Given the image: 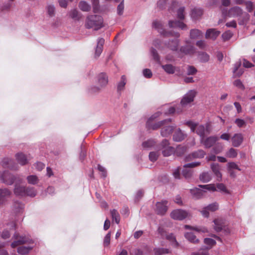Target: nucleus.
Masks as SVG:
<instances>
[{
    "instance_id": "1",
    "label": "nucleus",
    "mask_w": 255,
    "mask_h": 255,
    "mask_svg": "<svg viewBox=\"0 0 255 255\" xmlns=\"http://www.w3.org/2000/svg\"><path fill=\"white\" fill-rule=\"evenodd\" d=\"M86 28L98 30L104 26L103 18L98 15H90L87 17L85 23Z\"/></svg>"
},
{
    "instance_id": "2",
    "label": "nucleus",
    "mask_w": 255,
    "mask_h": 255,
    "mask_svg": "<svg viewBox=\"0 0 255 255\" xmlns=\"http://www.w3.org/2000/svg\"><path fill=\"white\" fill-rule=\"evenodd\" d=\"M160 114V113L157 112L150 117V118L147 121L146 124L147 126L149 128H151L153 130L157 129L158 128L163 127L165 123H169L171 122V120L170 119H169L167 120H165L160 122H158L154 124H151V122L155 119L156 118H157V117H158Z\"/></svg>"
},
{
    "instance_id": "3",
    "label": "nucleus",
    "mask_w": 255,
    "mask_h": 255,
    "mask_svg": "<svg viewBox=\"0 0 255 255\" xmlns=\"http://www.w3.org/2000/svg\"><path fill=\"white\" fill-rule=\"evenodd\" d=\"M186 125L190 127L192 132H195L198 134L200 139L204 137L205 135V127L203 125H199L197 123L193 122L192 121H187L185 123Z\"/></svg>"
},
{
    "instance_id": "4",
    "label": "nucleus",
    "mask_w": 255,
    "mask_h": 255,
    "mask_svg": "<svg viewBox=\"0 0 255 255\" xmlns=\"http://www.w3.org/2000/svg\"><path fill=\"white\" fill-rule=\"evenodd\" d=\"M14 241L11 244V247L12 248H14L18 246L24 244H33V241L29 238L20 236L18 234L15 233L13 238Z\"/></svg>"
},
{
    "instance_id": "5",
    "label": "nucleus",
    "mask_w": 255,
    "mask_h": 255,
    "mask_svg": "<svg viewBox=\"0 0 255 255\" xmlns=\"http://www.w3.org/2000/svg\"><path fill=\"white\" fill-rule=\"evenodd\" d=\"M191 216L190 213L184 210L176 209L170 213V217L174 220L181 221Z\"/></svg>"
},
{
    "instance_id": "6",
    "label": "nucleus",
    "mask_w": 255,
    "mask_h": 255,
    "mask_svg": "<svg viewBox=\"0 0 255 255\" xmlns=\"http://www.w3.org/2000/svg\"><path fill=\"white\" fill-rule=\"evenodd\" d=\"M243 14L242 9L239 6H234L230 8L227 12V10L224 9L222 11L223 16L226 17H238Z\"/></svg>"
},
{
    "instance_id": "7",
    "label": "nucleus",
    "mask_w": 255,
    "mask_h": 255,
    "mask_svg": "<svg viewBox=\"0 0 255 255\" xmlns=\"http://www.w3.org/2000/svg\"><path fill=\"white\" fill-rule=\"evenodd\" d=\"M0 179L3 183L7 185H11L16 180V177L9 171H5L0 174Z\"/></svg>"
},
{
    "instance_id": "8",
    "label": "nucleus",
    "mask_w": 255,
    "mask_h": 255,
    "mask_svg": "<svg viewBox=\"0 0 255 255\" xmlns=\"http://www.w3.org/2000/svg\"><path fill=\"white\" fill-rule=\"evenodd\" d=\"M196 95V92L195 90H190L181 99L180 102L181 106L182 107H185L188 104L194 101Z\"/></svg>"
},
{
    "instance_id": "9",
    "label": "nucleus",
    "mask_w": 255,
    "mask_h": 255,
    "mask_svg": "<svg viewBox=\"0 0 255 255\" xmlns=\"http://www.w3.org/2000/svg\"><path fill=\"white\" fill-rule=\"evenodd\" d=\"M0 164L2 167L9 168L12 170H17L18 169V165L11 158L7 157L3 158L0 162Z\"/></svg>"
},
{
    "instance_id": "10",
    "label": "nucleus",
    "mask_w": 255,
    "mask_h": 255,
    "mask_svg": "<svg viewBox=\"0 0 255 255\" xmlns=\"http://www.w3.org/2000/svg\"><path fill=\"white\" fill-rule=\"evenodd\" d=\"M168 201L166 200L157 202L155 205V211L160 215H163L167 212L168 209Z\"/></svg>"
},
{
    "instance_id": "11",
    "label": "nucleus",
    "mask_w": 255,
    "mask_h": 255,
    "mask_svg": "<svg viewBox=\"0 0 255 255\" xmlns=\"http://www.w3.org/2000/svg\"><path fill=\"white\" fill-rule=\"evenodd\" d=\"M153 26L159 32L161 35L164 36H168L169 35H171L174 36L177 38L180 36V34L179 33H175L173 34L171 32H166L163 28V25L161 22L158 21H155L153 22Z\"/></svg>"
},
{
    "instance_id": "12",
    "label": "nucleus",
    "mask_w": 255,
    "mask_h": 255,
    "mask_svg": "<svg viewBox=\"0 0 255 255\" xmlns=\"http://www.w3.org/2000/svg\"><path fill=\"white\" fill-rule=\"evenodd\" d=\"M218 139L219 138L216 136H211L207 138L203 137L200 139V142L206 148H210L213 146Z\"/></svg>"
},
{
    "instance_id": "13",
    "label": "nucleus",
    "mask_w": 255,
    "mask_h": 255,
    "mask_svg": "<svg viewBox=\"0 0 255 255\" xmlns=\"http://www.w3.org/2000/svg\"><path fill=\"white\" fill-rule=\"evenodd\" d=\"M11 192L7 188H0V206L5 205L11 195Z\"/></svg>"
},
{
    "instance_id": "14",
    "label": "nucleus",
    "mask_w": 255,
    "mask_h": 255,
    "mask_svg": "<svg viewBox=\"0 0 255 255\" xmlns=\"http://www.w3.org/2000/svg\"><path fill=\"white\" fill-rule=\"evenodd\" d=\"M205 154L206 152L203 150L199 149L186 156L185 160L186 161H189L196 158H202L204 157Z\"/></svg>"
},
{
    "instance_id": "15",
    "label": "nucleus",
    "mask_w": 255,
    "mask_h": 255,
    "mask_svg": "<svg viewBox=\"0 0 255 255\" xmlns=\"http://www.w3.org/2000/svg\"><path fill=\"white\" fill-rule=\"evenodd\" d=\"M211 169L217 178V180L220 181L222 180V175L221 172V166L218 163H212L211 164Z\"/></svg>"
},
{
    "instance_id": "16",
    "label": "nucleus",
    "mask_w": 255,
    "mask_h": 255,
    "mask_svg": "<svg viewBox=\"0 0 255 255\" xmlns=\"http://www.w3.org/2000/svg\"><path fill=\"white\" fill-rule=\"evenodd\" d=\"M220 34V31L215 28L208 29L206 32L205 38L206 39H210L213 40H215Z\"/></svg>"
},
{
    "instance_id": "17",
    "label": "nucleus",
    "mask_w": 255,
    "mask_h": 255,
    "mask_svg": "<svg viewBox=\"0 0 255 255\" xmlns=\"http://www.w3.org/2000/svg\"><path fill=\"white\" fill-rule=\"evenodd\" d=\"M243 135L242 133H235L231 138L233 146H239L243 141Z\"/></svg>"
},
{
    "instance_id": "18",
    "label": "nucleus",
    "mask_w": 255,
    "mask_h": 255,
    "mask_svg": "<svg viewBox=\"0 0 255 255\" xmlns=\"http://www.w3.org/2000/svg\"><path fill=\"white\" fill-rule=\"evenodd\" d=\"M179 41L178 39H175L171 40H169L168 42H165L164 45L165 47L172 51H176L177 50Z\"/></svg>"
},
{
    "instance_id": "19",
    "label": "nucleus",
    "mask_w": 255,
    "mask_h": 255,
    "mask_svg": "<svg viewBox=\"0 0 255 255\" xmlns=\"http://www.w3.org/2000/svg\"><path fill=\"white\" fill-rule=\"evenodd\" d=\"M16 160L19 164L23 166L28 163V159L26 155L22 152H18L15 155Z\"/></svg>"
},
{
    "instance_id": "20",
    "label": "nucleus",
    "mask_w": 255,
    "mask_h": 255,
    "mask_svg": "<svg viewBox=\"0 0 255 255\" xmlns=\"http://www.w3.org/2000/svg\"><path fill=\"white\" fill-rule=\"evenodd\" d=\"M168 123L163 125L161 130V135L162 136H168L170 135L175 128V126H167Z\"/></svg>"
},
{
    "instance_id": "21",
    "label": "nucleus",
    "mask_w": 255,
    "mask_h": 255,
    "mask_svg": "<svg viewBox=\"0 0 255 255\" xmlns=\"http://www.w3.org/2000/svg\"><path fill=\"white\" fill-rule=\"evenodd\" d=\"M105 43V40L103 38L98 39L97 45L95 50V57L98 58L100 56L103 51V47Z\"/></svg>"
},
{
    "instance_id": "22",
    "label": "nucleus",
    "mask_w": 255,
    "mask_h": 255,
    "mask_svg": "<svg viewBox=\"0 0 255 255\" xmlns=\"http://www.w3.org/2000/svg\"><path fill=\"white\" fill-rule=\"evenodd\" d=\"M26 187L16 184L14 186V193L16 196H25Z\"/></svg>"
},
{
    "instance_id": "23",
    "label": "nucleus",
    "mask_w": 255,
    "mask_h": 255,
    "mask_svg": "<svg viewBox=\"0 0 255 255\" xmlns=\"http://www.w3.org/2000/svg\"><path fill=\"white\" fill-rule=\"evenodd\" d=\"M186 136V135L180 128H178L174 133L173 139L175 141L180 142L183 140Z\"/></svg>"
},
{
    "instance_id": "24",
    "label": "nucleus",
    "mask_w": 255,
    "mask_h": 255,
    "mask_svg": "<svg viewBox=\"0 0 255 255\" xmlns=\"http://www.w3.org/2000/svg\"><path fill=\"white\" fill-rule=\"evenodd\" d=\"M169 26L170 27H178L182 30H187V25L182 22L179 21H169Z\"/></svg>"
},
{
    "instance_id": "25",
    "label": "nucleus",
    "mask_w": 255,
    "mask_h": 255,
    "mask_svg": "<svg viewBox=\"0 0 255 255\" xmlns=\"http://www.w3.org/2000/svg\"><path fill=\"white\" fill-rule=\"evenodd\" d=\"M98 82L101 87H103L107 85L108 82V78L107 75L102 73L98 76Z\"/></svg>"
},
{
    "instance_id": "26",
    "label": "nucleus",
    "mask_w": 255,
    "mask_h": 255,
    "mask_svg": "<svg viewBox=\"0 0 255 255\" xmlns=\"http://www.w3.org/2000/svg\"><path fill=\"white\" fill-rule=\"evenodd\" d=\"M212 178V173L209 172H203L199 176L200 180L204 182L207 183L211 181Z\"/></svg>"
},
{
    "instance_id": "27",
    "label": "nucleus",
    "mask_w": 255,
    "mask_h": 255,
    "mask_svg": "<svg viewBox=\"0 0 255 255\" xmlns=\"http://www.w3.org/2000/svg\"><path fill=\"white\" fill-rule=\"evenodd\" d=\"M214 229L216 232H220L225 226L224 221L222 219H216L214 220Z\"/></svg>"
},
{
    "instance_id": "28",
    "label": "nucleus",
    "mask_w": 255,
    "mask_h": 255,
    "mask_svg": "<svg viewBox=\"0 0 255 255\" xmlns=\"http://www.w3.org/2000/svg\"><path fill=\"white\" fill-rule=\"evenodd\" d=\"M203 32L197 29H192L190 32V37L191 39H197L201 37Z\"/></svg>"
},
{
    "instance_id": "29",
    "label": "nucleus",
    "mask_w": 255,
    "mask_h": 255,
    "mask_svg": "<svg viewBox=\"0 0 255 255\" xmlns=\"http://www.w3.org/2000/svg\"><path fill=\"white\" fill-rule=\"evenodd\" d=\"M164 71L169 74H172L175 73V67L171 64H165L161 66Z\"/></svg>"
},
{
    "instance_id": "30",
    "label": "nucleus",
    "mask_w": 255,
    "mask_h": 255,
    "mask_svg": "<svg viewBox=\"0 0 255 255\" xmlns=\"http://www.w3.org/2000/svg\"><path fill=\"white\" fill-rule=\"evenodd\" d=\"M198 58L200 61L203 63H206L209 61V55L205 52H200L198 53Z\"/></svg>"
},
{
    "instance_id": "31",
    "label": "nucleus",
    "mask_w": 255,
    "mask_h": 255,
    "mask_svg": "<svg viewBox=\"0 0 255 255\" xmlns=\"http://www.w3.org/2000/svg\"><path fill=\"white\" fill-rule=\"evenodd\" d=\"M33 246H29L28 247L21 246L17 248V253L21 255H25L28 254L32 250Z\"/></svg>"
},
{
    "instance_id": "32",
    "label": "nucleus",
    "mask_w": 255,
    "mask_h": 255,
    "mask_svg": "<svg viewBox=\"0 0 255 255\" xmlns=\"http://www.w3.org/2000/svg\"><path fill=\"white\" fill-rule=\"evenodd\" d=\"M203 14V10L200 8H195L192 10L191 17L195 19H198Z\"/></svg>"
},
{
    "instance_id": "33",
    "label": "nucleus",
    "mask_w": 255,
    "mask_h": 255,
    "mask_svg": "<svg viewBox=\"0 0 255 255\" xmlns=\"http://www.w3.org/2000/svg\"><path fill=\"white\" fill-rule=\"evenodd\" d=\"M79 8L83 11H89L91 9V5L85 1H81L79 3Z\"/></svg>"
},
{
    "instance_id": "34",
    "label": "nucleus",
    "mask_w": 255,
    "mask_h": 255,
    "mask_svg": "<svg viewBox=\"0 0 255 255\" xmlns=\"http://www.w3.org/2000/svg\"><path fill=\"white\" fill-rule=\"evenodd\" d=\"M190 192L193 197L196 199H199L203 196L202 191L197 188L191 189Z\"/></svg>"
},
{
    "instance_id": "35",
    "label": "nucleus",
    "mask_w": 255,
    "mask_h": 255,
    "mask_svg": "<svg viewBox=\"0 0 255 255\" xmlns=\"http://www.w3.org/2000/svg\"><path fill=\"white\" fill-rule=\"evenodd\" d=\"M180 51H181V52H182L186 54H192L194 52L195 48L192 46L187 45V46L181 47L180 48Z\"/></svg>"
},
{
    "instance_id": "36",
    "label": "nucleus",
    "mask_w": 255,
    "mask_h": 255,
    "mask_svg": "<svg viewBox=\"0 0 255 255\" xmlns=\"http://www.w3.org/2000/svg\"><path fill=\"white\" fill-rule=\"evenodd\" d=\"M70 17L74 20H79L82 17V14L77 9H73L70 12Z\"/></svg>"
},
{
    "instance_id": "37",
    "label": "nucleus",
    "mask_w": 255,
    "mask_h": 255,
    "mask_svg": "<svg viewBox=\"0 0 255 255\" xmlns=\"http://www.w3.org/2000/svg\"><path fill=\"white\" fill-rule=\"evenodd\" d=\"M126 82V78L125 75H123L118 84L117 90L118 92H121L124 89Z\"/></svg>"
},
{
    "instance_id": "38",
    "label": "nucleus",
    "mask_w": 255,
    "mask_h": 255,
    "mask_svg": "<svg viewBox=\"0 0 255 255\" xmlns=\"http://www.w3.org/2000/svg\"><path fill=\"white\" fill-rule=\"evenodd\" d=\"M37 191L34 187H26L25 196L34 197L36 196Z\"/></svg>"
},
{
    "instance_id": "39",
    "label": "nucleus",
    "mask_w": 255,
    "mask_h": 255,
    "mask_svg": "<svg viewBox=\"0 0 255 255\" xmlns=\"http://www.w3.org/2000/svg\"><path fill=\"white\" fill-rule=\"evenodd\" d=\"M185 237L189 241L192 243H197L199 240L196 237V236L191 232L187 233L185 234Z\"/></svg>"
},
{
    "instance_id": "40",
    "label": "nucleus",
    "mask_w": 255,
    "mask_h": 255,
    "mask_svg": "<svg viewBox=\"0 0 255 255\" xmlns=\"http://www.w3.org/2000/svg\"><path fill=\"white\" fill-rule=\"evenodd\" d=\"M111 214L113 221H115L117 224H119L120 222V216L118 212L115 209L111 211Z\"/></svg>"
},
{
    "instance_id": "41",
    "label": "nucleus",
    "mask_w": 255,
    "mask_h": 255,
    "mask_svg": "<svg viewBox=\"0 0 255 255\" xmlns=\"http://www.w3.org/2000/svg\"><path fill=\"white\" fill-rule=\"evenodd\" d=\"M165 239L169 240L170 242L171 245L174 247H178L179 244L178 242L176 241L175 237L172 234H170L169 235H166Z\"/></svg>"
},
{
    "instance_id": "42",
    "label": "nucleus",
    "mask_w": 255,
    "mask_h": 255,
    "mask_svg": "<svg viewBox=\"0 0 255 255\" xmlns=\"http://www.w3.org/2000/svg\"><path fill=\"white\" fill-rule=\"evenodd\" d=\"M27 182L32 185H35L36 184L38 181L39 179L36 176L34 175H31L28 176L26 178Z\"/></svg>"
},
{
    "instance_id": "43",
    "label": "nucleus",
    "mask_w": 255,
    "mask_h": 255,
    "mask_svg": "<svg viewBox=\"0 0 255 255\" xmlns=\"http://www.w3.org/2000/svg\"><path fill=\"white\" fill-rule=\"evenodd\" d=\"M184 228L186 229H191L196 231L198 232L206 233L208 232L205 227H193L189 225H185Z\"/></svg>"
},
{
    "instance_id": "44",
    "label": "nucleus",
    "mask_w": 255,
    "mask_h": 255,
    "mask_svg": "<svg viewBox=\"0 0 255 255\" xmlns=\"http://www.w3.org/2000/svg\"><path fill=\"white\" fill-rule=\"evenodd\" d=\"M162 154L164 156H168L170 155L174 151V149L171 146H167V147L161 149Z\"/></svg>"
},
{
    "instance_id": "45",
    "label": "nucleus",
    "mask_w": 255,
    "mask_h": 255,
    "mask_svg": "<svg viewBox=\"0 0 255 255\" xmlns=\"http://www.w3.org/2000/svg\"><path fill=\"white\" fill-rule=\"evenodd\" d=\"M154 251L155 255H162L169 253L168 249L164 248H155Z\"/></svg>"
},
{
    "instance_id": "46",
    "label": "nucleus",
    "mask_w": 255,
    "mask_h": 255,
    "mask_svg": "<svg viewBox=\"0 0 255 255\" xmlns=\"http://www.w3.org/2000/svg\"><path fill=\"white\" fill-rule=\"evenodd\" d=\"M155 141L153 139H148L142 143V146L145 148H149L155 144Z\"/></svg>"
},
{
    "instance_id": "47",
    "label": "nucleus",
    "mask_w": 255,
    "mask_h": 255,
    "mask_svg": "<svg viewBox=\"0 0 255 255\" xmlns=\"http://www.w3.org/2000/svg\"><path fill=\"white\" fill-rule=\"evenodd\" d=\"M159 155V152L158 151H152L149 154V159L152 162L155 161Z\"/></svg>"
},
{
    "instance_id": "48",
    "label": "nucleus",
    "mask_w": 255,
    "mask_h": 255,
    "mask_svg": "<svg viewBox=\"0 0 255 255\" xmlns=\"http://www.w3.org/2000/svg\"><path fill=\"white\" fill-rule=\"evenodd\" d=\"M182 174L185 178H190L192 175V170L187 168H184L182 170Z\"/></svg>"
},
{
    "instance_id": "49",
    "label": "nucleus",
    "mask_w": 255,
    "mask_h": 255,
    "mask_svg": "<svg viewBox=\"0 0 255 255\" xmlns=\"http://www.w3.org/2000/svg\"><path fill=\"white\" fill-rule=\"evenodd\" d=\"M233 32L230 30L225 31L222 34V37L224 41L229 40L233 36Z\"/></svg>"
},
{
    "instance_id": "50",
    "label": "nucleus",
    "mask_w": 255,
    "mask_h": 255,
    "mask_svg": "<svg viewBox=\"0 0 255 255\" xmlns=\"http://www.w3.org/2000/svg\"><path fill=\"white\" fill-rule=\"evenodd\" d=\"M237 150L233 148H231L227 153V156L230 158H235L237 156Z\"/></svg>"
},
{
    "instance_id": "51",
    "label": "nucleus",
    "mask_w": 255,
    "mask_h": 255,
    "mask_svg": "<svg viewBox=\"0 0 255 255\" xmlns=\"http://www.w3.org/2000/svg\"><path fill=\"white\" fill-rule=\"evenodd\" d=\"M208 210L214 212L219 209V204L217 202L213 203L207 206Z\"/></svg>"
},
{
    "instance_id": "52",
    "label": "nucleus",
    "mask_w": 255,
    "mask_h": 255,
    "mask_svg": "<svg viewBox=\"0 0 255 255\" xmlns=\"http://www.w3.org/2000/svg\"><path fill=\"white\" fill-rule=\"evenodd\" d=\"M227 167L229 171H230L231 170H232L234 169H237L239 171L241 170V169L239 167L238 165L234 162L228 163L227 164Z\"/></svg>"
},
{
    "instance_id": "53",
    "label": "nucleus",
    "mask_w": 255,
    "mask_h": 255,
    "mask_svg": "<svg viewBox=\"0 0 255 255\" xmlns=\"http://www.w3.org/2000/svg\"><path fill=\"white\" fill-rule=\"evenodd\" d=\"M48 14L50 16H53L54 15L55 7L52 4H48L46 7Z\"/></svg>"
},
{
    "instance_id": "54",
    "label": "nucleus",
    "mask_w": 255,
    "mask_h": 255,
    "mask_svg": "<svg viewBox=\"0 0 255 255\" xmlns=\"http://www.w3.org/2000/svg\"><path fill=\"white\" fill-rule=\"evenodd\" d=\"M182 110L180 108H174V107H171L169 108L168 109V112L167 113H166V114H174V113H180L181 112H182Z\"/></svg>"
},
{
    "instance_id": "55",
    "label": "nucleus",
    "mask_w": 255,
    "mask_h": 255,
    "mask_svg": "<svg viewBox=\"0 0 255 255\" xmlns=\"http://www.w3.org/2000/svg\"><path fill=\"white\" fill-rule=\"evenodd\" d=\"M212 150H213V151L215 153L218 154V153H220L222 151V150H223V146H222V145L220 143H218L213 148Z\"/></svg>"
},
{
    "instance_id": "56",
    "label": "nucleus",
    "mask_w": 255,
    "mask_h": 255,
    "mask_svg": "<svg viewBox=\"0 0 255 255\" xmlns=\"http://www.w3.org/2000/svg\"><path fill=\"white\" fill-rule=\"evenodd\" d=\"M199 186L201 188L205 189L206 190L215 191L216 190V187L214 185L212 184H207V185H200Z\"/></svg>"
},
{
    "instance_id": "57",
    "label": "nucleus",
    "mask_w": 255,
    "mask_h": 255,
    "mask_svg": "<svg viewBox=\"0 0 255 255\" xmlns=\"http://www.w3.org/2000/svg\"><path fill=\"white\" fill-rule=\"evenodd\" d=\"M24 205L21 203L15 202L14 205V210L16 212H19L23 209Z\"/></svg>"
},
{
    "instance_id": "58",
    "label": "nucleus",
    "mask_w": 255,
    "mask_h": 255,
    "mask_svg": "<svg viewBox=\"0 0 255 255\" xmlns=\"http://www.w3.org/2000/svg\"><path fill=\"white\" fill-rule=\"evenodd\" d=\"M150 51L153 59L157 62L160 63V57L157 51L155 49L152 48Z\"/></svg>"
},
{
    "instance_id": "59",
    "label": "nucleus",
    "mask_w": 255,
    "mask_h": 255,
    "mask_svg": "<svg viewBox=\"0 0 255 255\" xmlns=\"http://www.w3.org/2000/svg\"><path fill=\"white\" fill-rule=\"evenodd\" d=\"M92 5H93V11L95 13H96L98 11L99 9V0H91Z\"/></svg>"
},
{
    "instance_id": "60",
    "label": "nucleus",
    "mask_w": 255,
    "mask_h": 255,
    "mask_svg": "<svg viewBox=\"0 0 255 255\" xmlns=\"http://www.w3.org/2000/svg\"><path fill=\"white\" fill-rule=\"evenodd\" d=\"M187 74L188 75H195L197 72V69L193 66H188L187 67Z\"/></svg>"
},
{
    "instance_id": "61",
    "label": "nucleus",
    "mask_w": 255,
    "mask_h": 255,
    "mask_svg": "<svg viewBox=\"0 0 255 255\" xmlns=\"http://www.w3.org/2000/svg\"><path fill=\"white\" fill-rule=\"evenodd\" d=\"M201 164V163L200 162H191V163H187V164H185L184 166H183V168H194V167H195L196 166H198L199 165H200Z\"/></svg>"
},
{
    "instance_id": "62",
    "label": "nucleus",
    "mask_w": 255,
    "mask_h": 255,
    "mask_svg": "<svg viewBox=\"0 0 255 255\" xmlns=\"http://www.w3.org/2000/svg\"><path fill=\"white\" fill-rule=\"evenodd\" d=\"M184 7H181L178 9L177 11V16L179 19H183L184 18Z\"/></svg>"
},
{
    "instance_id": "63",
    "label": "nucleus",
    "mask_w": 255,
    "mask_h": 255,
    "mask_svg": "<svg viewBox=\"0 0 255 255\" xmlns=\"http://www.w3.org/2000/svg\"><path fill=\"white\" fill-rule=\"evenodd\" d=\"M167 3V0H159L157 1V7L161 9L165 8Z\"/></svg>"
},
{
    "instance_id": "64",
    "label": "nucleus",
    "mask_w": 255,
    "mask_h": 255,
    "mask_svg": "<svg viewBox=\"0 0 255 255\" xmlns=\"http://www.w3.org/2000/svg\"><path fill=\"white\" fill-rule=\"evenodd\" d=\"M245 4L246 6L247 10L249 12H251L253 10V3L251 1H247L245 2Z\"/></svg>"
}]
</instances>
